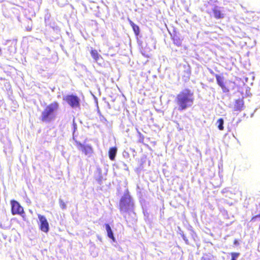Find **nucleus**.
Listing matches in <instances>:
<instances>
[{
  "instance_id": "1",
  "label": "nucleus",
  "mask_w": 260,
  "mask_h": 260,
  "mask_svg": "<svg viewBox=\"0 0 260 260\" xmlns=\"http://www.w3.org/2000/svg\"><path fill=\"white\" fill-rule=\"evenodd\" d=\"M193 101V92L188 88H185L180 91L176 98V103L179 111L184 110L191 106Z\"/></svg>"
},
{
  "instance_id": "2",
  "label": "nucleus",
  "mask_w": 260,
  "mask_h": 260,
  "mask_svg": "<svg viewBox=\"0 0 260 260\" xmlns=\"http://www.w3.org/2000/svg\"><path fill=\"white\" fill-rule=\"evenodd\" d=\"M59 109V103L54 101L45 107L41 113V120L42 122H49L55 117V113Z\"/></svg>"
},
{
  "instance_id": "3",
  "label": "nucleus",
  "mask_w": 260,
  "mask_h": 260,
  "mask_svg": "<svg viewBox=\"0 0 260 260\" xmlns=\"http://www.w3.org/2000/svg\"><path fill=\"white\" fill-rule=\"evenodd\" d=\"M134 204L131 196L125 193L121 198L119 203V209L122 212H127L133 209Z\"/></svg>"
},
{
  "instance_id": "4",
  "label": "nucleus",
  "mask_w": 260,
  "mask_h": 260,
  "mask_svg": "<svg viewBox=\"0 0 260 260\" xmlns=\"http://www.w3.org/2000/svg\"><path fill=\"white\" fill-rule=\"evenodd\" d=\"M63 100L73 108H79L80 106V100L79 98L74 94H68L63 98Z\"/></svg>"
},
{
  "instance_id": "5",
  "label": "nucleus",
  "mask_w": 260,
  "mask_h": 260,
  "mask_svg": "<svg viewBox=\"0 0 260 260\" xmlns=\"http://www.w3.org/2000/svg\"><path fill=\"white\" fill-rule=\"evenodd\" d=\"M11 213L12 215H19L24 219L25 217L24 211L23 207L16 201L12 200L10 201Z\"/></svg>"
},
{
  "instance_id": "6",
  "label": "nucleus",
  "mask_w": 260,
  "mask_h": 260,
  "mask_svg": "<svg viewBox=\"0 0 260 260\" xmlns=\"http://www.w3.org/2000/svg\"><path fill=\"white\" fill-rule=\"evenodd\" d=\"M76 145L86 156H90L93 153V149L90 145H85L77 141L76 142Z\"/></svg>"
},
{
  "instance_id": "7",
  "label": "nucleus",
  "mask_w": 260,
  "mask_h": 260,
  "mask_svg": "<svg viewBox=\"0 0 260 260\" xmlns=\"http://www.w3.org/2000/svg\"><path fill=\"white\" fill-rule=\"evenodd\" d=\"M38 216L40 221L39 225L40 230L45 233H47L49 229V226L46 217L41 214H38Z\"/></svg>"
},
{
  "instance_id": "8",
  "label": "nucleus",
  "mask_w": 260,
  "mask_h": 260,
  "mask_svg": "<svg viewBox=\"0 0 260 260\" xmlns=\"http://www.w3.org/2000/svg\"><path fill=\"white\" fill-rule=\"evenodd\" d=\"M217 84L221 87L223 92L227 93L230 91V89L226 86V82L224 80V78L218 74L215 75Z\"/></svg>"
},
{
  "instance_id": "9",
  "label": "nucleus",
  "mask_w": 260,
  "mask_h": 260,
  "mask_svg": "<svg viewBox=\"0 0 260 260\" xmlns=\"http://www.w3.org/2000/svg\"><path fill=\"white\" fill-rule=\"evenodd\" d=\"M213 16L216 19H223L224 17V13L221 10V8L217 6H214L212 10Z\"/></svg>"
},
{
  "instance_id": "10",
  "label": "nucleus",
  "mask_w": 260,
  "mask_h": 260,
  "mask_svg": "<svg viewBox=\"0 0 260 260\" xmlns=\"http://www.w3.org/2000/svg\"><path fill=\"white\" fill-rule=\"evenodd\" d=\"M244 106V102L242 99H238L235 101L234 109L236 111H241Z\"/></svg>"
},
{
  "instance_id": "11",
  "label": "nucleus",
  "mask_w": 260,
  "mask_h": 260,
  "mask_svg": "<svg viewBox=\"0 0 260 260\" xmlns=\"http://www.w3.org/2000/svg\"><path fill=\"white\" fill-rule=\"evenodd\" d=\"M117 152V149L116 147H113L109 148L108 151V155L110 160H114Z\"/></svg>"
},
{
  "instance_id": "12",
  "label": "nucleus",
  "mask_w": 260,
  "mask_h": 260,
  "mask_svg": "<svg viewBox=\"0 0 260 260\" xmlns=\"http://www.w3.org/2000/svg\"><path fill=\"white\" fill-rule=\"evenodd\" d=\"M105 228L107 232V236H108V237L112 239L113 241H115V239L110 225L108 223L105 224Z\"/></svg>"
},
{
  "instance_id": "13",
  "label": "nucleus",
  "mask_w": 260,
  "mask_h": 260,
  "mask_svg": "<svg viewBox=\"0 0 260 260\" xmlns=\"http://www.w3.org/2000/svg\"><path fill=\"white\" fill-rule=\"evenodd\" d=\"M129 23L131 25V26L133 28V29L135 32V34L136 35V36H138L139 35V33H140V29H139V27L135 24L132 20H129Z\"/></svg>"
},
{
  "instance_id": "14",
  "label": "nucleus",
  "mask_w": 260,
  "mask_h": 260,
  "mask_svg": "<svg viewBox=\"0 0 260 260\" xmlns=\"http://www.w3.org/2000/svg\"><path fill=\"white\" fill-rule=\"evenodd\" d=\"M90 54L92 57L95 60L97 61L99 59L100 54L98 51L95 49H92L90 51Z\"/></svg>"
},
{
  "instance_id": "15",
  "label": "nucleus",
  "mask_w": 260,
  "mask_h": 260,
  "mask_svg": "<svg viewBox=\"0 0 260 260\" xmlns=\"http://www.w3.org/2000/svg\"><path fill=\"white\" fill-rule=\"evenodd\" d=\"M191 75V70L189 67H187L185 70L184 71L183 77L186 79H189Z\"/></svg>"
},
{
  "instance_id": "16",
  "label": "nucleus",
  "mask_w": 260,
  "mask_h": 260,
  "mask_svg": "<svg viewBox=\"0 0 260 260\" xmlns=\"http://www.w3.org/2000/svg\"><path fill=\"white\" fill-rule=\"evenodd\" d=\"M217 123H218V128L219 130H223V128H224V127H223V123H224V121H223V119L222 118H219V119H218L217 120Z\"/></svg>"
},
{
  "instance_id": "17",
  "label": "nucleus",
  "mask_w": 260,
  "mask_h": 260,
  "mask_svg": "<svg viewBox=\"0 0 260 260\" xmlns=\"http://www.w3.org/2000/svg\"><path fill=\"white\" fill-rule=\"evenodd\" d=\"M173 43L177 46H181L182 45V40L179 38H174Z\"/></svg>"
},
{
  "instance_id": "18",
  "label": "nucleus",
  "mask_w": 260,
  "mask_h": 260,
  "mask_svg": "<svg viewBox=\"0 0 260 260\" xmlns=\"http://www.w3.org/2000/svg\"><path fill=\"white\" fill-rule=\"evenodd\" d=\"M232 258L231 260H237V258L239 256L240 253L238 252H232L231 253Z\"/></svg>"
},
{
  "instance_id": "19",
  "label": "nucleus",
  "mask_w": 260,
  "mask_h": 260,
  "mask_svg": "<svg viewBox=\"0 0 260 260\" xmlns=\"http://www.w3.org/2000/svg\"><path fill=\"white\" fill-rule=\"evenodd\" d=\"M59 206L62 209H64L66 208V204L62 200H59Z\"/></svg>"
},
{
  "instance_id": "20",
  "label": "nucleus",
  "mask_w": 260,
  "mask_h": 260,
  "mask_svg": "<svg viewBox=\"0 0 260 260\" xmlns=\"http://www.w3.org/2000/svg\"><path fill=\"white\" fill-rule=\"evenodd\" d=\"M257 219H258L260 220V214L252 216L251 219V221H255Z\"/></svg>"
},
{
  "instance_id": "21",
  "label": "nucleus",
  "mask_w": 260,
  "mask_h": 260,
  "mask_svg": "<svg viewBox=\"0 0 260 260\" xmlns=\"http://www.w3.org/2000/svg\"><path fill=\"white\" fill-rule=\"evenodd\" d=\"M182 237L183 239L184 240L185 243L186 244H189V241H188V240L187 239V238H186V237L184 235H182Z\"/></svg>"
},
{
  "instance_id": "22",
  "label": "nucleus",
  "mask_w": 260,
  "mask_h": 260,
  "mask_svg": "<svg viewBox=\"0 0 260 260\" xmlns=\"http://www.w3.org/2000/svg\"><path fill=\"white\" fill-rule=\"evenodd\" d=\"M234 244L235 245H239V242L237 240L235 239L234 241Z\"/></svg>"
}]
</instances>
